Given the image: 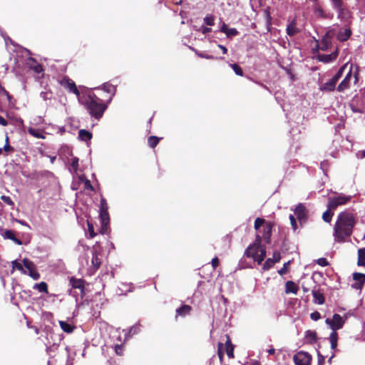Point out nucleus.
Wrapping results in <instances>:
<instances>
[{"instance_id": "obj_1", "label": "nucleus", "mask_w": 365, "mask_h": 365, "mask_svg": "<svg viewBox=\"0 0 365 365\" xmlns=\"http://www.w3.org/2000/svg\"><path fill=\"white\" fill-rule=\"evenodd\" d=\"M356 225L354 215L349 210L341 212L334 226L333 236L337 242H344L346 237L351 235Z\"/></svg>"}, {"instance_id": "obj_2", "label": "nucleus", "mask_w": 365, "mask_h": 365, "mask_svg": "<svg viewBox=\"0 0 365 365\" xmlns=\"http://www.w3.org/2000/svg\"><path fill=\"white\" fill-rule=\"evenodd\" d=\"M91 118L96 120H100L105 111L107 110V104H105L103 101H91L90 103L86 102L83 105Z\"/></svg>"}, {"instance_id": "obj_3", "label": "nucleus", "mask_w": 365, "mask_h": 365, "mask_svg": "<svg viewBox=\"0 0 365 365\" xmlns=\"http://www.w3.org/2000/svg\"><path fill=\"white\" fill-rule=\"evenodd\" d=\"M247 257L252 258L257 264H261L266 257L265 247H259L256 245H250L245 252Z\"/></svg>"}, {"instance_id": "obj_4", "label": "nucleus", "mask_w": 365, "mask_h": 365, "mask_svg": "<svg viewBox=\"0 0 365 365\" xmlns=\"http://www.w3.org/2000/svg\"><path fill=\"white\" fill-rule=\"evenodd\" d=\"M352 197V195H346L341 192H335V195L329 197L327 207L329 210H335L339 206L346 205L351 201Z\"/></svg>"}, {"instance_id": "obj_5", "label": "nucleus", "mask_w": 365, "mask_h": 365, "mask_svg": "<svg viewBox=\"0 0 365 365\" xmlns=\"http://www.w3.org/2000/svg\"><path fill=\"white\" fill-rule=\"evenodd\" d=\"M346 319L347 317L346 316L344 317V318H343L339 314H334L333 315L332 319L327 318L325 320V323L327 325H329V327L331 329V332H334L344 327V324H345Z\"/></svg>"}, {"instance_id": "obj_6", "label": "nucleus", "mask_w": 365, "mask_h": 365, "mask_svg": "<svg viewBox=\"0 0 365 365\" xmlns=\"http://www.w3.org/2000/svg\"><path fill=\"white\" fill-rule=\"evenodd\" d=\"M312 359L311 354L303 351L297 352L293 356L295 365H310Z\"/></svg>"}, {"instance_id": "obj_7", "label": "nucleus", "mask_w": 365, "mask_h": 365, "mask_svg": "<svg viewBox=\"0 0 365 365\" xmlns=\"http://www.w3.org/2000/svg\"><path fill=\"white\" fill-rule=\"evenodd\" d=\"M294 215L297 216V220L301 225H303L307 220L308 210L302 203L297 205L294 210Z\"/></svg>"}, {"instance_id": "obj_8", "label": "nucleus", "mask_w": 365, "mask_h": 365, "mask_svg": "<svg viewBox=\"0 0 365 365\" xmlns=\"http://www.w3.org/2000/svg\"><path fill=\"white\" fill-rule=\"evenodd\" d=\"M61 84L64 88H67L69 92L74 93L78 99L81 92L77 88L75 82L68 77H65L62 79Z\"/></svg>"}, {"instance_id": "obj_9", "label": "nucleus", "mask_w": 365, "mask_h": 365, "mask_svg": "<svg viewBox=\"0 0 365 365\" xmlns=\"http://www.w3.org/2000/svg\"><path fill=\"white\" fill-rule=\"evenodd\" d=\"M78 101L81 105H83L86 104V102L90 103L91 101H101L102 100L94 93L88 91V93L81 92Z\"/></svg>"}, {"instance_id": "obj_10", "label": "nucleus", "mask_w": 365, "mask_h": 365, "mask_svg": "<svg viewBox=\"0 0 365 365\" xmlns=\"http://www.w3.org/2000/svg\"><path fill=\"white\" fill-rule=\"evenodd\" d=\"M141 331V325L140 322H137L133 326L129 327L128 329H123V332L125 336V341H128L133 336L138 334Z\"/></svg>"}, {"instance_id": "obj_11", "label": "nucleus", "mask_w": 365, "mask_h": 365, "mask_svg": "<svg viewBox=\"0 0 365 365\" xmlns=\"http://www.w3.org/2000/svg\"><path fill=\"white\" fill-rule=\"evenodd\" d=\"M100 220H101V233L105 234L107 232L108 228L110 218L108 211H102L99 213Z\"/></svg>"}, {"instance_id": "obj_12", "label": "nucleus", "mask_w": 365, "mask_h": 365, "mask_svg": "<svg viewBox=\"0 0 365 365\" xmlns=\"http://www.w3.org/2000/svg\"><path fill=\"white\" fill-rule=\"evenodd\" d=\"M1 235L4 237V239L10 240L13 241L16 245H21L23 244L22 241L16 237L15 233L12 230H2L1 231Z\"/></svg>"}, {"instance_id": "obj_13", "label": "nucleus", "mask_w": 365, "mask_h": 365, "mask_svg": "<svg viewBox=\"0 0 365 365\" xmlns=\"http://www.w3.org/2000/svg\"><path fill=\"white\" fill-rule=\"evenodd\" d=\"M69 284L73 289H79L82 297L84 295L85 281L83 279L71 277L69 279Z\"/></svg>"}, {"instance_id": "obj_14", "label": "nucleus", "mask_w": 365, "mask_h": 365, "mask_svg": "<svg viewBox=\"0 0 365 365\" xmlns=\"http://www.w3.org/2000/svg\"><path fill=\"white\" fill-rule=\"evenodd\" d=\"M353 279L355 281V283L351 284V287L356 289H360L365 282V274L354 272L353 274Z\"/></svg>"}, {"instance_id": "obj_15", "label": "nucleus", "mask_w": 365, "mask_h": 365, "mask_svg": "<svg viewBox=\"0 0 365 365\" xmlns=\"http://www.w3.org/2000/svg\"><path fill=\"white\" fill-rule=\"evenodd\" d=\"M352 66H351V68ZM352 77V69L351 68L349 71L346 73L344 78L342 80V81L339 84V86L336 88V90L339 92H343L346 89H347L349 87V83Z\"/></svg>"}, {"instance_id": "obj_16", "label": "nucleus", "mask_w": 365, "mask_h": 365, "mask_svg": "<svg viewBox=\"0 0 365 365\" xmlns=\"http://www.w3.org/2000/svg\"><path fill=\"white\" fill-rule=\"evenodd\" d=\"M26 63L28 66V67L30 69H31L32 71H34L36 73H41V72L43 71V67H42L41 64L38 63L36 61V59L32 58V57H29L26 60Z\"/></svg>"}, {"instance_id": "obj_17", "label": "nucleus", "mask_w": 365, "mask_h": 365, "mask_svg": "<svg viewBox=\"0 0 365 365\" xmlns=\"http://www.w3.org/2000/svg\"><path fill=\"white\" fill-rule=\"evenodd\" d=\"M338 56V49H336L334 52L329 54H319L317 56V59L320 62L328 63L336 58Z\"/></svg>"}, {"instance_id": "obj_18", "label": "nucleus", "mask_w": 365, "mask_h": 365, "mask_svg": "<svg viewBox=\"0 0 365 365\" xmlns=\"http://www.w3.org/2000/svg\"><path fill=\"white\" fill-rule=\"evenodd\" d=\"M192 310V307L188 304H182L180 307L177 308L175 310V319H178V317H185L188 315Z\"/></svg>"}, {"instance_id": "obj_19", "label": "nucleus", "mask_w": 365, "mask_h": 365, "mask_svg": "<svg viewBox=\"0 0 365 365\" xmlns=\"http://www.w3.org/2000/svg\"><path fill=\"white\" fill-rule=\"evenodd\" d=\"M95 89H101L105 92L110 93L112 96H114L116 93V86L112 85L109 82L104 83L100 86L95 88Z\"/></svg>"}, {"instance_id": "obj_20", "label": "nucleus", "mask_w": 365, "mask_h": 365, "mask_svg": "<svg viewBox=\"0 0 365 365\" xmlns=\"http://www.w3.org/2000/svg\"><path fill=\"white\" fill-rule=\"evenodd\" d=\"M336 83L330 78L326 83L319 86V90L323 92H331L336 88Z\"/></svg>"}, {"instance_id": "obj_21", "label": "nucleus", "mask_w": 365, "mask_h": 365, "mask_svg": "<svg viewBox=\"0 0 365 365\" xmlns=\"http://www.w3.org/2000/svg\"><path fill=\"white\" fill-rule=\"evenodd\" d=\"M312 296L314 297V303L318 304H323L325 302V299L322 292L319 289H314L312 291Z\"/></svg>"}, {"instance_id": "obj_22", "label": "nucleus", "mask_w": 365, "mask_h": 365, "mask_svg": "<svg viewBox=\"0 0 365 365\" xmlns=\"http://www.w3.org/2000/svg\"><path fill=\"white\" fill-rule=\"evenodd\" d=\"M351 34L352 33L350 29L340 30L337 34V39L341 42L346 41L350 38Z\"/></svg>"}, {"instance_id": "obj_23", "label": "nucleus", "mask_w": 365, "mask_h": 365, "mask_svg": "<svg viewBox=\"0 0 365 365\" xmlns=\"http://www.w3.org/2000/svg\"><path fill=\"white\" fill-rule=\"evenodd\" d=\"M272 231V224L270 222H268L266 225V226L264 227V230H263V233H262V237L267 243L270 242Z\"/></svg>"}, {"instance_id": "obj_24", "label": "nucleus", "mask_w": 365, "mask_h": 365, "mask_svg": "<svg viewBox=\"0 0 365 365\" xmlns=\"http://www.w3.org/2000/svg\"><path fill=\"white\" fill-rule=\"evenodd\" d=\"M78 138L81 141L87 142L92 138V133L85 129H81L78 131Z\"/></svg>"}, {"instance_id": "obj_25", "label": "nucleus", "mask_w": 365, "mask_h": 365, "mask_svg": "<svg viewBox=\"0 0 365 365\" xmlns=\"http://www.w3.org/2000/svg\"><path fill=\"white\" fill-rule=\"evenodd\" d=\"M298 292V287L293 281H287L285 284V292L292 293L297 294Z\"/></svg>"}, {"instance_id": "obj_26", "label": "nucleus", "mask_w": 365, "mask_h": 365, "mask_svg": "<svg viewBox=\"0 0 365 365\" xmlns=\"http://www.w3.org/2000/svg\"><path fill=\"white\" fill-rule=\"evenodd\" d=\"M59 325L61 329L68 334L73 332L76 327L68 322L66 321H59Z\"/></svg>"}, {"instance_id": "obj_27", "label": "nucleus", "mask_w": 365, "mask_h": 365, "mask_svg": "<svg viewBox=\"0 0 365 365\" xmlns=\"http://www.w3.org/2000/svg\"><path fill=\"white\" fill-rule=\"evenodd\" d=\"M305 339H307V342L311 344L315 343L317 339L316 331L307 330L305 331Z\"/></svg>"}, {"instance_id": "obj_28", "label": "nucleus", "mask_w": 365, "mask_h": 365, "mask_svg": "<svg viewBox=\"0 0 365 365\" xmlns=\"http://www.w3.org/2000/svg\"><path fill=\"white\" fill-rule=\"evenodd\" d=\"M227 355L230 359L234 358V346L232 344L229 337L225 342Z\"/></svg>"}, {"instance_id": "obj_29", "label": "nucleus", "mask_w": 365, "mask_h": 365, "mask_svg": "<svg viewBox=\"0 0 365 365\" xmlns=\"http://www.w3.org/2000/svg\"><path fill=\"white\" fill-rule=\"evenodd\" d=\"M358 266H365V248L358 250Z\"/></svg>"}, {"instance_id": "obj_30", "label": "nucleus", "mask_w": 365, "mask_h": 365, "mask_svg": "<svg viewBox=\"0 0 365 365\" xmlns=\"http://www.w3.org/2000/svg\"><path fill=\"white\" fill-rule=\"evenodd\" d=\"M33 289H37L39 292L48 293V285L45 282L35 284Z\"/></svg>"}, {"instance_id": "obj_31", "label": "nucleus", "mask_w": 365, "mask_h": 365, "mask_svg": "<svg viewBox=\"0 0 365 365\" xmlns=\"http://www.w3.org/2000/svg\"><path fill=\"white\" fill-rule=\"evenodd\" d=\"M331 43V41L329 37V34H326L322 39L321 41V50L322 51H327Z\"/></svg>"}, {"instance_id": "obj_32", "label": "nucleus", "mask_w": 365, "mask_h": 365, "mask_svg": "<svg viewBox=\"0 0 365 365\" xmlns=\"http://www.w3.org/2000/svg\"><path fill=\"white\" fill-rule=\"evenodd\" d=\"M329 341L331 344V349H335L337 346L338 341V334L336 331L331 332L329 335Z\"/></svg>"}, {"instance_id": "obj_33", "label": "nucleus", "mask_w": 365, "mask_h": 365, "mask_svg": "<svg viewBox=\"0 0 365 365\" xmlns=\"http://www.w3.org/2000/svg\"><path fill=\"white\" fill-rule=\"evenodd\" d=\"M160 139V138L155 136V135L150 136L148 139V145L151 148H155L157 146V145L158 144Z\"/></svg>"}, {"instance_id": "obj_34", "label": "nucleus", "mask_w": 365, "mask_h": 365, "mask_svg": "<svg viewBox=\"0 0 365 365\" xmlns=\"http://www.w3.org/2000/svg\"><path fill=\"white\" fill-rule=\"evenodd\" d=\"M215 16L213 14H207L203 18V21L207 26H212L215 24Z\"/></svg>"}, {"instance_id": "obj_35", "label": "nucleus", "mask_w": 365, "mask_h": 365, "mask_svg": "<svg viewBox=\"0 0 365 365\" xmlns=\"http://www.w3.org/2000/svg\"><path fill=\"white\" fill-rule=\"evenodd\" d=\"M346 65H344L339 68L337 72L334 74V76L331 78V79L336 83L339 78H341L344 71L346 68Z\"/></svg>"}, {"instance_id": "obj_36", "label": "nucleus", "mask_w": 365, "mask_h": 365, "mask_svg": "<svg viewBox=\"0 0 365 365\" xmlns=\"http://www.w3.org/2000/svg\"><path fill=\"white\" fill-rule=\"evenodd\" d=\"M286 31L287 35L289 36H293L299 31V30L294 24L288 25Z\"/></svg>"}, {"instance_id": "obj_37", "label": "nucleus", "mask_w": 365, "mask_h": 365, "mask_svg": "<svg viewBox=\"0 0 365 365\" xmlns=\"http://www.w3.org/2000/svg\"><path fill=\"white\" fill-rule=\"evenodd\" d=\"M327 207V210L323 213L322 219L326 222H330L334 215V212Z\"/></svg>"}, {"instance_id": "obj_38", "label": "nucleus", "mask_w": 365, "mask_h": 365, "mask_svg": "<svg viewBox=\"0 0 365 365\" xmlns=\"http://www.w3.org/2000/svg\"><path fill=\"white\" fill-rule=\"evenodd\" d=\"M227 38H230L239 34V31L235 28H227L226 32L224 33Z\"/></svg>"}, {"instance_id": "obj_39", "label": "nucleus", "mask_w": 365, "mask_h": 365, "mask_svg": "<svg viewBox=\"0 0 365 365\" xmlns=\"http://www.w3.org/2000/svg\"><path fill=\"white\" fill-rule=\"evenodd\" d=\"M230 66H231V68H232V70L234 71V72L235 73L236 75H237L239 76H243V71H242V68L238 64L230 63Z\"/></svg>"}, {"instance_id": "obj_40", "label": "nucleus", "mask_w": 365, "mask_h": 365, "mask_svg": "<svg viewBox=\"0 0 365 365\" xmlns=\"http://www.w3.org/2000/svg\"><path fill=\"white\" fill-rule=\"evenodd\" d=\"M274 264L275 263H274V261H273V259L268 258L264 262V264L262 266V269L264 271L269 270V269H271L274 266Z\"/></svg>"}, {"instance_id": "obj_41", "label": "nucleus", "mask_w": 365, "mask_h": 365, "mask_svg": "<svg viewBox=\"0 0 365 365\" xmlns=\"http://www.w3.org/2000/svg\"><path fill=\"white\" fill-rule=\"evenodd\" d=\"M28 131H29V134H31V135H33L37 138H44L43 136V135L41 133V132L36 128H29Z\"/></svg>"}, {"instance_id": "obj_42", "label": "nucleus", "mask_w": 365, "mask_h": 365, "mask_svg": "<svg viewBox=\"0 0 365 365\" xmlns=\"http://www.w3.org/2000/svg\"><path fill=\"white\" fill-rule=\"evenodd\" d=\"M92 264L94 267L98 268L101 264V261L98 257V255L96 252H93L92 253V259H91Z\"/></svg>"}, {"instance_id": "obj_43", "label": "nucleus", "mask_w": 365, "mask_h": 365, "mask_svg": "<svg viewBox=\"0 0 365 365\" xmlns=\"http://www.w3.org/2000/svg\"><path fill=\"white\" fill-rule=\"evenodd\" d=\"M331 2V6L334 10H339L341 6L344 5L343 0H330Z\"/></svg>"}, {"instance_id": "obj_44", "label": "nucleus", "mask_w": 365, "mask_h": 365, "mask_svg": "<svg viewBox=\"0 0 365 365\" xmlns=\"http://www.w3.org/2000/svg\"><path fill=\"white\" fill-rule=\"evenodd\" d=\"M65 349L67 352V360L65 365H73L74 357L70 354V348L68 346H66Z\"/></svg>"}, {"instance_id": "obj_45", "label": "nucleus", "mask_w": 365, "mask_h": 365, "mask_svg": "<svg viewBox=\"0 0 365 365\" xmlns=\"http://www.w3.org/2000/svg\"><path fill=\"white\" fill-rule=\"evenodd\" d=\"M1 200L6 204H7L8 205L11 206V208L13 209L14 207V202H13V200H11V198L9 196H6V195H1Z\"/></svg>"}, {"instance_id": "obj_46", "label": "nucleus", "mask_w": 365, "mask_h": 365, "mask_svg": "<svg viewBox=\"0 0 365 365\" xmlns=\"http://www.w3.org/2000/svg\"><path fill=\"white\" fill-rule=\"evenodd\" d=\"M337 12L338 19L342 20L344 19L347 10L344 8V5L341 6V9L339 10H335Z\"/></svg>"}, {"instance_id": "obj_47", "label": "nucleus", "mask_w": 365, "mask_h": 365, "mask_svg": "<svg viewBox=\"0 0 365 365\" xmlns=\"http://www.w3.org/2000/svg\"><path fill=\"white\" fill-rule=\"evenodd\" d=\"M265 222V220L263 218L257 217L255 221V229L259 230L260 227H262Z\"/></svg>"}, {"instance_id": "obj_48", "label": "nucleus", "mask_w": 365, "mask_h": 365, "mask_svg": "<svg viewBox=\"0 0 365 365\" xmlns=\"http://www.w3.org/2000/svg\"><path fill=\"white\" fill-rule=\"evenodd\" d=\"M78 162H79V160L77 157H73L72 158L71 168L73 170L74 173H77V171H78Z\"/></svg>"}, {"instance_id": "obj_49", "label": "nucleus", "mask_w": 365, "mask_h": 365, "mask_svg": "<svg viewBox=\"0 0 365 365\" xmlns=\"http://www.w3.org/2000/svg\"><path fill=\"white\" fill-rule=\"evenodd\" d=\"M12 267L14 269H16L19 271H21L24 273H26V271L24 269L23 265L20 262H17V260H14L12 262Z\"/></svg>"}, {"instance_id": "obj_50", "label": "nucleus", "mask_w": 365, "mask_h": 365, "mask_svg": "<svg viewBox=\"0 0 365 365\" xmlns=\"http://www.w3.org/2000/svg\"><path fill=\"white\" fill-rule=\"evenodd\" d=\"M108 206L106 202V200L105 198H101L100 201V212L102 211H108Z\"/></svg>"}, {"instance_id": "obj_51", "label": "nucleus", "mask_w": 365, "mask_h": 365, "mask_svg": "<svg viewBox=\"0 0 365 365\" xmlns=\"http://www.w3.org/2000/svg\"><path fill=\"white\" fill-rule=\"evenodd\" d=\"M23 263H24V266L25 267V268H26L29 271L34 269V263L31 261H30L29 259H26V258L24 259Z\"/></svg>"}, {"instance_id": "obj_52", "label": "nucleus", "mask_w": 365, "mask_h": 365, "mask_svg": "<svg viewBox=\"0 0 365 365\" xmlns=\"http://www.w3.org/2000/svg\"><path fill=\"white\" fill-rule=\"evenodd\" d=\"M195 31H200L202 34L206 35L209 32L212 31V29L210 27L201 26L199 29H195Z\"/></svg>"}, {"instance_id": "obj_53", "label": "nucleus", "mask_w": 365, "mask_h": 365, "mask_svg": "<svg viewBox=\"0 0 365 365\" xmlns=\"http://www.w3.org/2000/svg\"><path fill=\"white\" fill-rule=\"evenodd\" d=\"M29 275L34 280L40 278V274L34 269L29 271Z\"/></svg>"}, {"instance_id": "obj_54", "label": "nucleus", "mask_w": 365, "mask_h": 365, "mask_svg": "<svg viewBox=\"0 0 365 365\" xmlns=\"http://www.w3.org/2000/svg\"><path fill=\"white\" fill-rule=\"evenodd\" d=\"M289 220L292 230L295 232L297 230V220L293 215H289Z\"/></svg>"}, {"instance_id": "obj_55", "label": "nucleus", "mask_w": 365, "mask_h": 365, "mask_svg": "<svg viewBox=\"0 0 365 365\" xmlns=\"http://www.w3.org/2000/svg\"><path fill=\"white\" fill-rule=\"evenodd\" d=\"M289 264L290 261H288L283 264V267L279 270H278V273L279 275H284L287 273V267Z\"/></svg>"}, {"instance_id": "obj_56", "label": "nucleus", "mask_w": 365, "mask_h": 365, "mask_svg": "<svg viewBox=\"0 0 365 365\" xmlns=\"http://www.w3.org/2000/svg\"><path fill=\"white\" fill-rule=\"evenodd\" d=\"M228 26L227 25L226 23H225L222 19H220V28H219V31L221 32V33H225L226 32V30L227 29Z\"/></svg>"}, {"instance_id": "obj_57", "label": "nucleus", "mask_w": 365, "mask_h": 365, "mask_svg": "<svg viewBox=\"0 0 365 365\" xmlns=\"http://www.w3.org/2000/svg\"><path fill=\"white\" fill-rule=\"evenodd\" d=\"M310 318L313 321H317L321 318V314L317 311H314L312 313H311Z\"/></svg>"}, {"instance_id": "obj_58", "label": "nucleus", "mask_w": 365, "mask_h": 365, "mask_svg": "<svg viewBox=\"0 0 365 365\" xmlns=\"http://www.w3.org/2000/svg\"><path fill=\"white\" fill-rule=\"evenodd\" d=\"M88 228L89 237L90 238L94 237L96 234L94 232L93 226L91 224H90L89 222H88Z\"/></svg>"}, {"instance_id": "obj_59", "label": "nucleus", "mask_w": 365, "mask_h": 365, "mask_svg": "<svg viewBox=\"0 0 365 365\" xmlns=\"http://www.w3.org/2000/svg\"><path fill=\"white\" fill-rule=\"evenodd\" d=\"M317 264L322 267H326L329 264V262L326 258L321 257L317 259Z\"/></svg>"}, {"instance_id": "obj_60", "label": "nucleus", "mask_w": 365, "mask_h": 365, "mask_svg": "<svg viewBox=\"0 0 365 365\" xmlns=\"http://www.w3.org/2000/svg\"><path fill=\"white\" fill-rule=\"evenodd\" d=\"M317 358H318V364L317 365H324L325 357L319 351H317Z\"/></svg>"}, {"instance_id": "obj_61", "label": "nucleus", "mask_w": 365, "mask_h": 365, "mask_svg": "<svg viewBox=\"0 0 365 365\" xmlns=\"http://www.w3.org/2000/svg\"><path fill=\"white\" fill-rule=\"evenodd\" d=\"M272 259H273V261H274V263L279 262L281 259L280 253L277 251L274 252L273 257Z\"/></svg>"}, {"instance_id": "obj_62", "label": "nucleus", "mask_w": 365, "mask_h": 365, "mask_svg": "<svg viewBox=\"0 0 365 365\" xmlns=\"http://www.w3.org/2000/svg\"><path fill=\"white\" fill-rule=\"evenodd\" d=\"M115 351L116 354H118L119 356L123 355V346L118 345V344L115 345Z\"/></svg>"}, {"instance_id": "obj_63", "label": "nucleus", "mask_w": 365, "mask_h": 365, "mask_svg": "<svg viewBox=\"0 0 365 365\" xmlns=\"http://www.w3.org/2000/svg\"><path fill=\"white\" fill-rule=\"evenodd\" d=\"M58 347V344L53 343L52 345L47 346L46 351L47 352L54 351H56Z\"/></svg>"}, {"instance_id": "obj_64", "label": "nucleus", "mask_w": 365, "mask_h": 365, "mask_svg": "<svg viewBox=\"0 0 365 365\" xmlns=\"http://www.w3.org/2000/svg\"><path fill=\"white\" fill-rule=\"evenodd\" d=\"M356 158L359 159H363L365 158V150H359L356 153Z\"/></svg>"}]
</instances>
